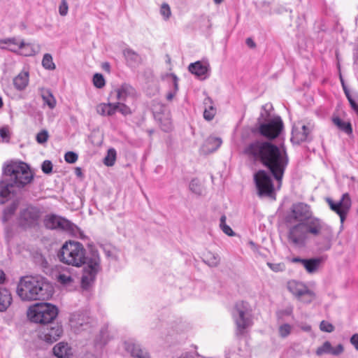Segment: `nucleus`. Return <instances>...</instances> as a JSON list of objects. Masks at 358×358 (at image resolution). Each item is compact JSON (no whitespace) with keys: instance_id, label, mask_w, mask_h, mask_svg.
<instances>
[{"instance_id":"nucleus-27","label":"nucleus","mask_w":358,"mask_h":358,"mask_svg":"<svg viewBox=\"0 0 358 358\" xmlns=\"http://www.w3.org/2000/svg\"><path fill=\"white\" fill-rule=\"evenodd\" d=\"M13 301L10 291L6 287L0 286V313L6 311Z\"/></svg>"},{"instance_id":"nucleus-38","label":"nucleus","mask_w":358,"mask_h":358,"mask_svg":"<svg viewBox=\"0 0 358 358\" xmlns=\"http://www.w3.org/2000/svg\"><path fill=\"white\" fill-rule=\"evenodd\" d=\"M42 66L48 70H55L56 66L53 62L52 57L49 53H45L42 59Z\"/></svg>"},{"instance_id":"nucleus-33","label":"nucleus","mask_w":358,"mask_h":358,"mask_svg":"<svg viewBox=\"0 0 358 358\" xmlns=\"http://www.w3.org/2000/svg\"><path fill=\"white\" fill-rule=\"evenodd\" d=\"M205 109L203 111V117L206 120H211L215 117L216 109L213 106V101L210 97H206L203 101Z\"/></svg>"},{"instance_id":"nucleus-26","label":"nucleus","mask_w":358,"mask_h":358,"mask_svg":"<svg viewBox=\"0 0 358 358\" xmlns=\"http://www.w3.org/2000/svg\"><path fill=\"white\" fill-rule=\"evenodd\" d=\"M15 185L12 182L0 181V204L4 203L8 201L12 193H13V187Z\"/></svg>"},{"instance_id":"nucleus-60","label":"nucleus","mask_w":358,"mask_h":358,"mask_svg":"<svg viewBox=\"0 0 358 358\" xmlns=\"http://www.w3.org/2000/svg\"><path fill=\"white\" fill-rule=\"evenodd\" d=\"M116 155H117V152L114 148H109L108 150L106 157H116Z\"/></svg>"},{"instance_id":"nucleus-22","label":"nucleus","mask_w":358,"mask_h":358,"mask_svg":"<svg viewBox=\"0 0 358 358\" xmlns=\"http://www.w3.org/2000/svg\"><path fill=\"white\" fill-rule=\"evenodd\" d=\"M343 346L338 344L336 348H334L329 341H325L321 346L318 347L316 350V355L317 356H322L324 354L339 355L343 352Z\"/></svg>"},{"instance_id":"nucleus-12","label":"nucleus","mask_w":358,"mask_h":358,"mask_svg":"<svg viewBox=\"0 0 358 358\" xmlns=\"http://www.w3.org/2000/svg\"><path fill=\"white\" fill-rule=\"evenodd\" d=\"M326 201L330 209L340 217L341 223L343 224L352 206V200L348 193H344L339 201H334L331 198H327Z\"/></svg>"},{"instance_id":"nucleus-62","label":"nucleus","mask_w":358,"mask_h":358,"mask_svg":"<svg viewBox=\"0 0 358 358\" xmlns=\"http://www.w3.org/2000/svg\"><path fill=\"white\" fill-rule=\"evenodd\" d=\"M178 358H193V355L190 353L185 352L182 354Z\"/></svg>"},{"instance_id":"nucleus-21","label":"nucleus","mask_w":358,"mask_h":358,"mask_svg":"<svg viewBox=\"0 0 358 358\" xmlns=\"http://www.w3.org/2000/svg\"><path fill=\"white\" fill-rule=\"evenodd\" d=\"M189 72L194 74L200 80H205L208 77L209 65L200 61L192 63L189 65Z\"/></svg>"},{"instance_id":"nucleus-31","label":"nucleus","mask_w":358,"mask_h":358,"mask_svg":"<svg viewBox=\"0 0 358 358\" xmlns=\"http://www.w3.org/2000/svg\"><path fill=\"white\" fill-rule=\"evenodd\" d=\"M322 261V257L306 259L303 266L308 273H314L317 272Z\"/></svg>"},{"instance_id":"nucleus-14","label":"nucleus","mask_w":358,"mask_h":358,"mask_svg":"<svg viewBox=\"0 0 358 358\" xmlns=\"http://www.w3.org/2000/svg\"><path fill=\"white\" fill-rule=\"evenodd\" d=\"M260 122V117L259 118ZM283 128V123L280 117H275L266 122H259V131L260 134L268 139L278 137Z\"/></svg>"},{"instance_id":"nucleus-8","label":"nucleus","mask_w":358,"mask_h":358,"mask_svg":"<svg viewBox=\"0 0 358 358\" xmlns=\"http://www.w3.org/2000/svg\"><path fill=\"white\" fill-rule=\"evenodd\" d=\"M43 224L46 229H55L75 234L78 227L67 219L55 214H48L45 216Z\"/></svg>"},{"instance_id":"nucleus-19","label":"nucleus","mask_w":358,"mask_h":358,"mask_svg":"<svg viewBox=\"0 0 358 358\" xmlns=\"http://www.w3.org/2000/svg\"><path fill=\"white\" fill-rule=\"evenodd\" d=\"M70 325L76 333L86 330L90 327V318L85 315L80 313H74L71 315L69 320Z\"/></svg>"},{"instance_id":"nucleus-46","label":"nucleus","mask_w":358,"mask_h":358,"mask_svg":"<svg viewBox=\"0 0 358 358\" xmlns=\"http://www.w3.org/2000/svg\"><path fill=\"white\" fill-rule=\"evenodd\" d=\"M267 266L274 272H282L285 270V264L283 262H267Z\"/></svg>"},{"instance_id":"nucleus-58","label":"nucleus","mask_w":358,"mask_h":358,"mask_svg":"<svg viewBox=\"0 0 358 358\" xmlns=\"http://www.w3.org/2000/svg\"><path fill=\"white\" fill-rule=\"evenodd\" d=\"M306 259H302L299 257H293L291 259V262L292 263H300L302 266H303V262H305Z\"/></svg>"},{"instance_id":"nucleus-29","label":"nucleus","mask_w":358,"mask_h":358,"mask_svg":"<svg viewBox=\"0 0 358 358\" xmlns=\"http://www.w3.org/2000/svg\"><path fill=\"white\" fill-rule=\"evenodd\" d=\"M9 50L13 52H17L25 57L34 55L38 52V50L35 49L33 44L25 43L24 41V45L20 46V48H9Z\"/></svg>"},{"instance_id":"nucleus-36","label":"nucleus","mask_w":358,"mask_h":358,"mask_svg":"<svg viewBox=\"0 0 358 358\" xmlns=\"http://www.w3.org/2000/svg\"><path fill=\"white\" fill-rule=\"evenodd\" d=\"M220 257L218 255L208 252L205 255L204 262L206 264L211 267H215L220 264Z\"/></svg>"},{"instance_id":"nucleus-3","label":"nucleus","mask_w":358,"mask_h":358,"mask_svg":"<svg viewBox=\"0 0 358 358\" xmlns=\"http://www.w3.org/2000/svg\"><path fill=\"white\" fill-rule=\"evenodd\" d=\"M231 317L235 324V334L243 336L254 324V313L252 306L247 301H238L231 310Z\"/></svg>"},{"instance_id":"nucleus-47","label":"nucleus","mask_w":358,"mask_h":358,"mask_svg":"<svg viewBox=\"0 0 358 358\" xmlns=\"http://www.w3.org/2000/svg\"><path fill=\"white\" fill-rule=\"evenodd\" d=\"M15 210V206H10L6 208L3 213L2 221L6 222L13 216Z\"/></svg>"},{"instance_id":"nucleus-51","label":"nucleus","mask_w":358,"mask_h":358,"mask_svg":"<svg viewBox=\"0 0 358 358\" xmlns=\"http://www.w3.org/2000/svg\"><path fill=\"white\" fill-rule=\"evenodd\" d=\"M52 164L50 160H45L41 165V169L45 174H50L52 171Z\"/></svg>"},{"instance_id":"nucleus-56","label":"nucleus","mask_w":358,"mask_h":358,"mask_svg":"<svg viewBox=\"0 0 358 358\" xmlns=\"http://www.w3.org/2000/svg\"><path fill=\"white\" fill-rule=\"evenodd\" d=\"M350 343L358 350V334H355L350 338Z\"/></svg>"},{"instance_id":"nucleus-37","label":"nucleus","mask_w":358,"mask_h":358,"mask_svg":"<svg viewBox=\"0 0 358 358\" xmlns=\"http://www.w3.org/2000/svg\"><path fill=\"white\" fill-rule=\"evenodd\" d=\"M1 44H7L9 45H15L17 46V48H20V46L24 45V40L19 41L17 38L13 37V38H8L5 39H1L0 40V48L1 49H6V47L2 46Z\"/></svg>"},{"instance_id":"nucleus-35","label":"nucleus","mask_w":358,"mask_h":358,"mask_svg":"<svg viewBox=\"0 0 358 358\" xmlns=\"http://www.w3.org/2000/svg\"><path fill=\"white\" fill-rule=\"evenodd\" d=\"M334 124L342 131H344L347 134H350L352 132L351 124L348 122L342 120L338 117H334L332 118Z\"/></svg>"},{"instance_id":"nucleus-34","label":"nucleus","mask_w":358,"mask_h":358,"mask_svg":"<svg viewBox=\"0 0 358 358\" xmlns=\"http://www.w3.org/2000/svg\"><path fill=\"white\" fill-rule=\"evenodd\" d=\"M123 55L125 57L127 64L130 66H134L138 64L141 60L139 55L130 48L124 49L123 50Z\"/></svg>"},{"instance_id":"nucleus-5","label":"nucleus","mask_w":358,"mask_h":358,"mask_svg":"<svg viewBox=\"0 0 358 358\" xmlns=\"http://www.w3.org/2000/svg\"><path fill=\"white\" fill-rule=\"evenodd\" d=\"M244 152L249 157H287L283 146L280 148L271 142L263 140H255L248 143Z\"/></svg>"},{"instance_id":"nucleus-30","label":"nucleus","mask_w":358,"mask_h":358,"mask_svg":"<svg viewBox=\"0 0 358 358\" xmlns=\"http://www.w3.org/2000/svg\"><path fill=\"white\" fill-rule=\"evenodd\" d=\"M29 83V73L21 72L13 78V85L18 91L24 90Z\"/></svg>"},{"instance_id":"nucleus-2","label":"nucleus","mask_w":358,"mask_h":358,"mask_svg":"<svg viewBox=\"0 0 358 358\" xmlns=\"http://www.w3.org/2000/svg\"><path fill=\"white\" fill-rule=\"evenodd\" d=\"M16 292L22 301L45 300L52 296V287L41 276H23L20 279Z\"/></svg>"},{"instance_id":"nucleus-63","label":"nucleus","mask_w":358,"mask_h":358,"mask_svg":"<svg viewBox=\"0 0 358 358\" xmlns=\"http://www.w3.org/2000/svg\"><path fill=\"white\" fill-rule=\"evenodd\" d=\"M75 173L77 176L81 177L83 175L81 169L80 167H76L75 169Z\"/></svg>"},{"instance_id":"nucleus-10","label":"nucleus","mask_w":358,"mask_h":358,"mask_svg":"<svg viewBox=\"0 0 358 358\" xmlns=\"http://www.w3.org/2000/svg\"><path fill=\"white\" fill-rule=\"evenodd\" d=\"M254 181L259 196H271L274 194L272 178L264 170H259L254 174Z\"/></svg>"},{"instance_id":"nucleus-49","label":"nucleus","mask_w":358,"mask_h":358,"mask_svg":"<svg viewBox=\"0 0 358 358\" xmlns=\"http://www.w3.org/2000/svg\"><path fill=\"white\" fill-rule=\"evenodd\" d=\"M320 329L322 331L331 333L334 331V327L333 326L332 324L323 320L320 322Z\"/></svg>"},{"instance_id":"nucleus-41","label":"nucleus","mask_w":358,"mask_h":358,"mask_svg":"<svg viewBox=\"0 0 358 358\" xmlns=\"http://www.w3.org/2000/svg\"><path fill=\"white\" fill-rule=\"evenodd\" d=\"M292 331V326L289 324H283L279 327L278 332L281 338L287 337Z\"/></svg>"},{"instance_id":"nucleus-54","label":"nucleus","mask_w":358,"mask_h":358,"mask_svg":"<svg viewBox=\"0 0 358 358\" xmlns=\"http://www.w3.org/2000/svg\"><path fill=\"white\" fill-rule=\"evenodd\" d=\"M116 112H117V106H115V103H107L106 115L112 116Z\"/></svg>"},{"instance_id":"nucleus-6","label":"nucleus","mask_w":358,"mask_h":358,"mask_svg":"<svg viewBox=\"0 0 358 358\" xmlns=\"http://www.w3.org/2000/svg\"><path fill=\"white\" fill-rule=\"evenodd\" d=\"M304 226H306V231L308 234H311L313 236H322L324 238V243L322 245L319 246L320 250L326 251L331 248V239L333 236L331 228L327 225L320 219L312 216V215L304 222H302Z\"/></svg>"},{"instance_id":"nucleus-20","label":"nucleus","mask_w":358,"mask_h":358,"mask_svg":"<svg viewBox=\"0 0 358 358\" xmlns=\"http://www.w3.org/2000/svg\"><path fill=\"white\" fill-rule=\"evenodd\" d=\"M154 115L164 131L169 132L171 130L172 122L170 112L164 106L162 107L160 112H155Z\"/></svg>"},{"instance_id":"nucleus-28","label":"nucleus","mask_w":358,"mask_h":358,"mask_svg":"<svg viewBox=\"0 0 358 358\" xmlns=\"http://www.w3.org/2000/svg\"><path fill=\"white\" fill-rule=\"evenodd\" d=\"M134 91L131 86L127 84H123L120 87L115 89L113 93L118 101L124 102L129 95Z\"/></svg>"},{"instance_id":"nucleus-48","label":"nucleus","mask_w":358,"mask_h":358,"mask_svg":"<svg viewBox=\"0 0 358 358\" xmlns=\"http://www.w3.org/2000/svg\"><path fill=\"white\" fill-rule=\"evenodd\" d=\"M115 106H117V111L121 113L124 115H127L131 113L130 108L122 101H118L115 103Z\"/></svg>"},{"instance_id":"nucleus-23","label":"nucleus","mask_w":358,"mask_h":358,"mask_svg":"<svg viewBox=\"0 0 358 358\" xmlns=\"http://www.w3.org/2000/svg\"><path fill=\"white\" fill-rule=\"evenodd\" d=\"M124 346L125 350L134 357L150 358L149 353L138 343L128 341L124 343Z\"/></svg>"},{"instance_id":"nucleus-42","label":"nucleus","mask_w":358,"mask_h":358,"mask_svg":"<svg viewBox=\"0 0 358 358\" xmlns=\"http://www.w3.org/2000/svg\"><path fill=\"white\" fill-rule=\"evenodd\" d=\"M93 83L97 88H102L105 85V80L101 73H95L93 77Z\"/></svg>"},{"instance_id":"nucleus-7","label":"nucleus","mask_w":358,"mask_h":358,"mask_svg":"<svg viewBox=\"0 0 358 358\" xmlns=\"http://www.w3.org/2000/svg\"><path fill=\"white\" fill-rule=\"evenodd\" d=\"M58 314L57 308L48 303H36L29 308L27 315L33 322L48 324L52 322Z\"/></svg>"},{"instance_id":"nucleus-59","label":"nucleus","mask_w":358,"mask_h":358,"mask_svg":"<svg viewBox=\"0 0 358 358\" xmlns=\"http://www.w3.org/2000/svg\"><path fill=\"white\" fill-rule=\"evenodd\" d=\"M245 43H246L247 45L251 48H254L256 47L255 43L251 38H248L245 41Z\"/></svg>"},{"instance_id":"nucleus-50","label":"nucleus","mask_w":358,"mask_h":358,"mask_svg":"<svg viewBox=\"0 0 358 358\" xmlns=\"http://www.w3.org/2000/svg\"><path fill=\"white\" fill-rule=\"evenodd\" d=\"M69 5L67 0H61V3L59 6V13L62 16H66L68 13Z\"/></svg>"},{"instance_id":"nucleus-61","label":"nucleus","mask_w":358,"mask_h":358,"mask_svg":"<svg viewBox=\"0 0 358 358\" xmlns=\"http://www.w3.org/2000/svg\"><path fill=\"white\" fill-rule=\"evenodd\" d=\"M173 85H174L175 90H176V91H177V90H178V78L176 77V76L173 75Z\"/></svg>"},{"instance_id":"nucleus-53","label":"nucleus","mask_w":358,"mask_h":358,"mask_svg":"<svg viewBox=\"0 0 358 358\" xmlns=\"http://www.w3.org/2000/svg\"><path fill=\"white\" fill-rule=\"evenodd\" d=\"M345 95L350 102V106L352 107V108L356 112V113L358 115V104L356 103V101L352 98V96H350V94H349L348 92H347L346 90H345Z\"/></svg>"},{"instance_id":"nucleus-15","label":"nucleus","mask_w":358,"mask_h":358,"mask_svg":"<svg viewBox=\"0 0 358 358\" xmlns=\"http://www.w3.org/2000/svg\"><path fill=\"white\" fill-rule=\"evenodd\" d=\"M42 215V211L36 206H28L21 210L20 223L24 227H35L38 225Z\"/></svg>"},{"instance_id":"nucleus-44","label":"nucleus","mask_w":358,"mask_h":358,"mask_svg":"<svg viewBox=\"0 0 358 358\" xmlns=\"http://www.w3.org/2000/svg\"><path fill=\"white\" fill-rule=\"evenodd\" d=\"M0 141L7 143L10 141V134L8 127H3L0 128Z\"/></svg>"},{"instance_id":"nucleus-32","label":"nucleus","mask_w":358,"mask_h":358,"mask_svg":"<svg viewBox=\"0 0 358 358\" xmlns=\"http://www.w3.org/2000/svg\"><path fill=\"white\" fill-rule=\"evenodd\" d=\"M41 95L44 103L46 104L50 109L55 108L57 101L50 90L41 88Z\"/></svg>"},{"instance_id":"nucleus-40","label":"nucleus","mask_w":358,"mask_h":358,"mask_svg":"<svg viewBox=\"0 0 358 358\" xmlns=\"http://www.w3.org/2000/svg\"><path fill=\"white\" fill-rule=\"evenodd\" d=\"M189 189L194 194H201L202 186L198 179H192L189 183Z\"/></svg>"},{"instance_id":"nucleus-52","label":"nucleus","mask_w":358,"mask_h":358,"mask_svg":"<svg viewBox=\"0 0 358 358\" xmlns=\"http://www.w3.org/2000/svg\"><path fill=\"white\" fill-rule=\"evenodd\" d=\"M48 133L45 130H43L36 135V141L38 143H43L48 141Z\"/></svg>"},{"instance_id":"nucleus-25","label":"nucleus","mask_w":358,"mask_h":358,"mask_svg":"<svg viewBox=\"0 0 358 358\" xmlns=\"http://www.w3.org/2000/svg\"><path fill=\"white\" fill-rule=\"evenodd\" d=\"M53 353L58 358H72V348L66 343L60 342L53 348Z\"/></svg>"},{"instance_id":"nucleus-43","label":"nucleus","mask_w":358,"mask_h":358,"mask_svg":"<svg viewBox=\"0 0 358 358\" xmlns=\"http://www.w3.org/2000/svg\"><path fill=\"white\" fill-rule=\"evenodd\" d=\"M160 14L162 15V16L163 17V18L165 20H167L169 19V17H171V11L170 6H169L168 3H164L162 4L161 8H160Z\"/></svg>"},{"instance_id":"nucleus-13","label":"nucleus","mask_w":358,"mask_h":358,"mask_svg":"<svg viewBox=\"0 0 358 358\" xmlns=\"http://www.w3.org/2000/svg\"><path fill=\"white\" fill-rule=\"evenodd\" d=\"M287 289L299 300L305 303H311L315 297V293L305 284L294 280L287 282Z\"/></svg>"},{"instance_id":"nucleus-17","label":"nucleus","mask_w":358,"mask_h":358,"mask_svg":"<svg viewBox=\"0 0 358 358\" xmlns=\"http://www.w3.org/2000/svg\"><path fill=\"white\" fill-rule=\"evenodd\" d=\"M63 329L62 325L51 322L43 327L41 333V338L45 342L52 343L57 341L62 335Z\"/></svg>"},{"instance_id":"nucleus-9","label":"nucleus","mask_w":358,"mask_h":358,"mask_svg":"<svg viewBox=\"0 0 358 358\" xmlns=\"http://www.w3.org/2000/svg\"><path fill=\"white\" fill-rule=\"evenodd\" d=\"M259 159L272 173L274 178L281 185L284 171L288 164V158H255Z\"/></svg>"},{"instance_id":"nucleus-11","label":"nucleus","mask_w":358,"mask_h":358,"mask_svg":"<svg viewBox=\"0 0 358 358\" xmlns=\"http://www.w3.org/2000/svg\"><path fill=\"white\" fill-rule=\"evenodd\" d=\"M288 225L287 239L290 244L295 247L303 248L308 240L306 226L302 222H294Z\"/></svg>"},{"instance_id":"nucleus-18","label":"nucleus","mask_w":358,"mask_h":358,"mask_svg":"<svg viewBox=\"0 0 358 358\" xmlns=\"http://www.w3.org/2000/svg\"><path fill=\"white\" fill-rule=\"evenodd\" d=\"M311 123L307 124L298 123L293 127L291 141L294 144H299L309 138L310 134L313 129Z\"/></svg>"},{"instance_id":"nucleus-64","label":"nucleus","mask_w":358,"mask_h":358,"mask_svg":"<svg viewBox=\"0 0 358 358\" xmlns=\"http://www.w3.org/2000/svg\"><path fill=\"white\" fill-rule=\"evenodd\" d=\"M175 96V92H170L166 94V99L168 101H171Z\"/></svg>"},{"instance_id":"nucleus-24","label":"nucleus","mask_w":358,"mask_h":358,"mask_svg":"<svg viewBox=\"0 0 358 358\" xmlns=\"http://www.w3.org/2000/svg\"><path fill=\"white\" fill-rule=\"evenodd\" d=\"M222 144V140L217 137L210 136L203 144L201 150L203 155H209L215 151Z\"/></svg>"},{"instance_id":"nucleus-45","label":"nucleus","mask_w":358,"mask_h":358,"mask_svg":"<svg viewBox=\"0 0 358 358\" xmlns=\"http://www.w3.org/2000/svg\"><path fill=\"white\" fill-rule=\"evenodd\" d=\"M58 282L64 285H70L73 282V278L71 275L59 273L57 277Z\"/></svg>"},{"instance_id":"nucleus-55","label":"nucleus","mask_w":358,"mask_h":358,"mask_svg":"<svg viewBox=\"0 0 358 358\" xmlns=\"http://www.w3.org/2000/svg\"><path fill=\"white\" fill-rule=\"evenodd\" d=\"M107 103H102L96 106V112L101 115L106 116Z\"/></svg>"},{"instance_id":"nucleus-57","label":"nucleus","mask_w":358,"mask_h":358,"mask_svg":"<svg viewBox=\"0 0 358 358\" xmlns=\"http://www.w3.org/2000/svg\"><path fill=\"white\" fill-rule=\"evenodd\" d=\"M116 158H103V164L108 166H112L115 164Z\"/></svg>"},{"instance_id":"nucleus-16","label":"nucleus","mask_w":358,"mask_h":358,"mask_svg":"<svg viewBox=\"0 0 358 358\" xmlns=\"http://www.w3.org/2000/svg\"><path fill=\"white\" fill-rule=\"evenodd\" d=\"M311 215L312 213L308 205L303 203H297L292 205L290 213L286 216L285 221L287 224L302 222Z\"/></svg>"},{"instance_id":"nucleus-39","label":"nucleus","mask_w":358,"mask_h":358,"mask_svg":"<svg viewBox=\"0 0 358 358\" xmlns=\"http://www.w3.org/2000/svg\"><path fill=\"white\" fill-rule=\"evenodd\" d=\"M226 220L227 217L224 215L221 216L220 220V227L225 234L229 236H234L235 233L232 229L226 224Z\"/></svg>"},{"instance_id":"nucleus-4","label":"nucleus","mask_w":358,"mask_h":358,"mask_svg":"<svg viewBox=\"0 0 358 358\" xmlns=\"http://www.w3.org/2000/svg\"><path fill=\"white\" fill-rule=\"evenodd\" d=\"M4 176L9 177L10 182H13L15 187H23L30 183L34 174L29 166L22 162H10L3 166Z\"/></svg>"},{"instance_id":"nucleus-1","label":"nucleus","mask_w":358,"mask_h":358,"mask_svg":"<svg viewBox=\"0 0 358 358\" xmlns=\"http://www.w3.org/2000/svg\"><path fill=\"white\" fill-rule=\"evenodd\" d=\"M59 260L67 265L80 267L86 264L81 282L84 287L89 286L95 279L100 268V258L97 252H92L90 257L85 256V249L78 241L66 242L57 253Z\"/></svg>"}]
</instances>
